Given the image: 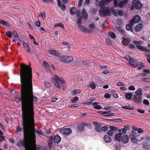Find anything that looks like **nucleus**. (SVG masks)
Returning a JSON list of instances; mask_svg holds the SVG:
<instances>
[{
    "mask_svg": "<svg viewBox=\"0 0 150 150\" xmlns=\"http://www.w3.org/2000/svg\"><path fill=\"white\" fill-rule=\"evenodd\" d=\"M125 59L127 60L130 65L133 67H135L138 66L137 61L131 56L129 55H126L125 56Z\"/></svg>",
    "mask_w": 150,
    "mask_h": 150,
    "instance_id": "nucleus-8",
    "label": "nucleus"
},
{
    "mask_svg": "<svg viewBox=\"0 0 150 150\" xmlns=\"http://www.w3.org/2000/svg\"><path fill=\"white\" fill-rule=\"evenodd\" d=\"M144 67L143 64L141 63V69H142V71L145 72L146 73H150V70L149 69H146L143 68Z\"/></svg>",
    "mask_w": 150,
    "mask_h": 150,
    "instance_id": "nucleus-32",
    "label": "nucleus"
},
{
    "mask_svg": "<svg viewBox=\"0 0 150 150\" xmlns=\"http://www.w3.org/2000/svg\"><path fill=\"white\" fill-rule=\"evenodd\" d=\"M76 11V8L75 7L71 8L69 9V11L71 14L74 15Z\"/></svg>",
    "mask_w": 150,
    "mask_h": 150,
    "instance_id": "nucleus-28",
    "label": "nucleus"
},
{
    "mask_svg": "<svg viewBox=\"0 0 150 150\" xmlns=\"http://www.w3.org/2000/svg\"><path fill=\"white\" fill-rule=\"evenodd\" d=\"M63 132L64 135H68L71 133V131L70 128H67L64 129Z\"/></svg>",
    "mask_w": 150,
    "mask_h": 150,
    "instance_id": "nucleus-18",
    "label": "nucleus"
},
{
    "mask_svg": "<svg viewBox=\"0 0 150 150\" xmlns=\"http://www.w3.org/2000/svg\"><path fill=\"white\" fill-rule=\"evenodd\" d=\"M104 97L106 98H111V96L108 93H106Z\"/></svg>",
    "mask_w": 150,
    "mask_h": 150,
    "instance_id": "nucleus-58",
    "label": "nucleus"
},
{
    "mask_svg": "<svg viewBox=\"0 0 150 150\" xmlns=\"http://www.w3.org/2000/svg\"><path fill=\"white\" fill-rule=\"evenodd\" d=\"M108 127L106 126H104L102 127L101 128V131L105 132L108 130Z\"/></svg>",
    "mask_w": 150,
    "mask_h": 150,
    "instance_id": "nucleus-54",
    "label": "nucleus"
},
{
    "mask_svg": "<svg viewBox=\"0 0 150 150\" xmlns=\"http://www.w3.org/2000/svg\"><path fill=\"white\" fill-rule=\"evenodd\" d=\"M115 108L113 106H106L104 108V109L105 110H108L109 109H110L113 110H115Z\"/></svg>",
    "mask_w": 150,
    "mask_h": 150,
    "instance_id": "nucleus-48",
    "label": "nucleus"
},
{
    "mask_svg": "<svg viewBox=\"0 0 150 150\" xmlns=\"http://www.w3.org/2000/svg\"><path fill=\"white\" fill-rule=\"evenodd\" d=\"M57 27H61L63 28L64 27V25L62 23H58L55 24L54 26V27L55 28Z\"/></svg>",
    "mask_w": 150,
    "mask_h": 150,
    "instance_id": "nucleus-42",
    "label": "nucleus"
},
{
    "mask_svg": "<svg viewBox=\"0 0 150 150\" xmlns=\"http://www.w3.org/2000/svg\"><path fill=\"white\" fill-rule=\"evenodd\" d=\"M143 81L144 82H148L150 81V79L147 78H143L141 79V81Z\"/></svg>",
    "mask_w": 150,
    "mask_h": 150,
    "instance_id": "nucleus-52",
    "label": "nucleus"
},
{
    "mask_svg": "<svg viewBox=\"0 0 150 150\" xmlns=\"http://www.w3.org/2000/svg\"><path fill=\"white\" fill-rule=\"evenodd\" d=\"M47 143L50 149H51L52 148V141L50 140L49 141H48L47 142Z\"/></svg>",
    "mask_w": 150,
    "mask_h": 150,
    "instance_id": "nucleus-55",
    "label": "nucleus"
},
{
    "mask_svg": "<svg viewBox=\"0 0 150 150\" xmlns=\"http://www.w3.org/2000/svg\"><path fill=\"white\" fill-rule=\"evenodd\" d=\"M99 104V103L98 102L92 103V105L93 107L95 109H102V107L100 105H98Z\"/></svg>",
    "mask_w": 150,
    "mask_h": 150,
    "instance_id": "nucleus-17",
    "label": "nucleus"
},
{
    "mask_svg": "<svg viewBox=\"0 0 150 150\" xmlns=\"http://www.w3.org/2000/svg\"><path fill=\"white\" fill-rule=\"evenodd\" d=\"M82 21V18L81 16L77 17V19L76 20V23H77V25L81 24Z\"/></svg>",
    "mask_w": 150,
    "mask_h": 150,
    "instance_id": "nucleus-33",
    "label": "nucleus"
},
{
    "mask_svg": "<svg viewBox=\"0 0 150 150\" xmlns=\"http://www.w3.org/2000/svg\"><path fill=\"white\" fill-rule=\"evenodd\" d=\"M96 27L94 23H93L92 24L90 25V27L91 28L93 29Z\"/></svg>",
    "mask_w": 150,
    "mask_h": 150,
    "instance_id": "nucleus-56",
    "label": "nucleus"
},
{
    "mask_svg": "<svg viewBox=\"0 0 150 150\" xmlns=\"http://www.w3.org/2000/svg\"><path fill=\"white\" fill-rule=\"evenodd\" d=\"M107 133L108 134V135L109 136H112L113 134V131H112V130H110L109 131H108L107 132Z\"/></svg>",
    "mask_w": 150,
    "mask_h": 150,
    "instance_id": "nucleus-53",
    "label": "nucleus"
},
{
    "mask_svg": "<svg viewBox=\"0 0 150 150\" xmlns=\"http://www.w3.org/2000/svg\"><path fill=\"white\" fill-rule=\"evenodd\" d=\"M6 35L8 37L11 38V36L12 35V33L11 32L8 31L6 33Z\"/></svg>",
    "mask_w": 150,
    "mask_h": 150,
    "instance_id": "nucleus-50",
    "label": "nucleus"
},
{
    "mask_svg": "<svg viewBox=\"0 0 150 150\" xmlns=\"http://www.w3.org/2000/svg\"><path fill=\"white\" fill-rule=\"evenodd\" d=\"M141 51L143 52V53L146 57H148L147 60L148 62L150 63V51L142 47H141Z\"/></svg>",
    "mask_w": 150,
    "mask_h": 150,
    "instance_id": "nucleus-11",
    "label": "nucleus"
},
{
    "mask_svg": "<svg viewBox=\"0 0 150 150\" xmlns=\"http://www.w3.org/2000/svg\"><path fill=\"white\" fill-rule=\"evenodd\" d=\"M119 132L121 135H123L125 134L126 133V131H125V129L123 128L120 129L119 130Z\"/></svg>",
    "mask_w": 150,
    "mask_h": 150,
    "instance_id": "nucleus-34",
    "label": "nucleus"
},
{
    "mask_svg": "<svg viewBox=\"0 0 150 150\" xmlns=\"http://www.w3.org/2000/svg\"><path fill=\"white\" fill-rule=\"evenodd\" d=\"M129 138L133 143H137L138 142L139 140V139H137L136 133L134 131H132L130 134Z\"/></svg>",
    "mask_w": 150,
    "mask_h": 150,
    "instance_id": "nucleus-10",
    "label": "nucleus"
},
{
    "mask_svg": "<svg viewBox=\"0 0 150 150\" xmlns=\"http://www.w3.org/2000/svg\"><path fill=\"white\" fill-rule=\"evenodd\" d=\"M110 11L108 7L100 8L99 11V15L102 17H105L110 16Z\"/></svg>",
    "mask_w": 150,
    "mask_h": 150,
    "instance_id": "nucleus-5",
    "label": "nucleus"
},
{
    "mask_svg": "<svg viewBox=\"0 0 150 150\" xmlns=\"http://www.w3.org/2000/svg\"><path fill=\"white\" fill-rule=\"evenodd\" d=\"M117 86H125V84L124 83H123L122 82H118L117 83Z\"/></svg>",
    "mask_w": 150,
    "mask_h": 150,
    "instance_id": "nucleus-63",
    "label": "nucleus"
},
{
    "mask_svg": "<svg viewBox=\"0 0 150 150\" xmlns=\"http://www.w3.org/2000/svg\"><path fill=\"white\" fill-rule=\"evenodd\" d=\"M35 25L38 27H40V21H38L35 22Z\"/></svg>",
    "mask_w": 150,
    "mask_h": 150,
    "instance_id": "nucleus-64",
    "label": "nucleus"
},
{
    "mask_svg": "<svg viewBox=\"0 0 150 150\" xmlns=\"http://www.w3.org/2000/svg\"><path fill=\"white\" fill-rule=\"evenodd\" d=\"M77 26L79 28L80 31H82L83 32L89 31L90 30L88 29V28L85 27L83 25H81V24L77 25Z\"/></svg>",
    "mask_w": 150,
    "mask_h": 150,
    "instance_id": "nucleus-15",
    "label": "nucleus"
},
{
    "mask_svg": "<svg viewBox=\"0 0 150 150\" xmlns=\"http://www.w3.org/2000/svg\"><path fill=\"white\" fill-rule=\"evenodd\" d=\"M77 64L78 65H81L82 64L84 65H88V63L86 61H83L82 62H77Z\"/></svg>",
    "mask_w": 150,
    "mask_h": 150,
    "instance_id": "nucleus-36",
    "label": "nucleus"
},
{
    "mask_svg": "<svg viewBox=\"0 0 150 150\" xmlns=\"http://www.w3.org/2000/svg\"><path fill=\"white\" fill-rule=\"evenodd\" d=\"M122 109H126V110H132L133 108H131L130 106H122Z\"/></svg>",
    "mask_w": 150,
    "mask_h": 150,
    "instance_id": "nucleus-46",
    "label": "nucleus"
},
{
    "mask_svg": "<svg viewBox=\"0 0 150 150\" xmlns=\"http://www.w3.org/2000/svg\"><path fill=\"white\" fill-rule=\"evenodd\" d=\"M23 128H22V127H21L19 126H18L16 128V132H19L22 131L23 130Z\"/></svg>",
    "mask_w": 150,
    "mask_h": 150,
    "instance_id": "nucleus-38",
    "label": "nucleus"
},
{
    "mask_svg": "<svg viewBox=\"0 0 150 150\" xmlns=\"http://www.w3.org/2000/svg\"><path fill=\"white\" fill-rule=\"evenodd\" d=\"M59 7L61 10H64L66 9L65 6L64 5H61Z\"/></svg>",
    "mask_w": 150,
    "mask_h": 150,
    "instance_id": "nucleus-61",
    "label": "nucleus"
},
{
    "mask_svg": "<svg viewBox=\"0 0 150 150\" xmlns=\"http://www.w3.org/2000/svg\"><path fill=\"white\" fill-rule=\"evenodd\" d=\"M143 102L144 104L147 105H149V101L146 99L144 100Z\"/></svg>",
    "mask_w": 150,
    "mask_h": 150,
    "instance_id": "nucleus-59",
    "label": "nucleus"
},
{
    "mask_svg": "<svg viewBox=\"0 0 150 150\" xmlns=\"http://www.w3.org/2000/svg\"><path fill=\"white\" fill-rule=\"evenodd\" d=\"M59 59L60 61L66 63L71 62L73 59L72 57L66 55L60 56Z\"/></svg>",
    "mask_w": 150,
    "mask_h": 150,
    "instance_id": "nucleus-6",
    "label": "nucleus"
},
{
    "mask_svg": "<svg viewBox=\"0 0 150 150\" xmlns=\"http://www.w3.org/2000/svg\"><path fill=\"white\" fill-rule=\"evenodd\" d=\"M128 0H123L118 3V6L119 7L122 8L123 6L125 5L128 2Z\"/></svg>",
    "mask_w": 150,
    "mask_h": 150,
    "instance_id": "nucleus-22",
    "label": "nucleus"
},
{
    "mask_svg": "<svg viewBox=\"0 0 150 150\" xmlns=\"http://www.w3.org/2000/svg\"><path fill=\"white\" fill-rule=\"evenodd\" d=\"M23 45L25 50H26L27 52L29 53H30L31 51L28 44L23 41Z\"/></svg>",
    "mask_w": 150,
    "mask_h": 150,
    "instance_id": "nucleus-19",
    "label": "nucleus"
},
{
    "mask_svg": "<svg viewBox=\"0 0 150 150\" xmlns=\"http://www.w3.org/2000/svg\"><path fill=\"white\" fill-rule=\"evenodd\" d=\"M109 34L110 36L112 38L115 39L116 38L115 35V34L113 32L110 31L109 32Z\"/></svg>",
    "mask_w": 150,
    "mask_h": 150,
    "instance_id": "nucleus-43",
    "label": "nucleus"
},
{
    "mask_svg": "<svg viewBox=\"0 0 150 150\" xmlns=\"http://www.w3.org/2000/svg\"><path fill=\"white\" fill-rule=\"evenodd\" d=\"M141 1L139 0H132V4L130 7L131 10H133L135 8L136 9L139 10L141 9Z\"/></svg>",
    "mask_w": 150,
    "mask_h": 150,
    "instance_id": "nucleus-7",
    "label": "nucleus"
},
{
    "mask_svg": "<svg viewBox=\"0 0 150 150\" xmlns=\"http://www.w3.org/2000/svg\"><path fill=\"white\" fill-rule=\"evenodd\" d=\"M103 139L106 143H110L112 141L111 137L108 135H105L103 137Z\"/></svg>",
    "mask_w": 150,
    "mask_h": 150,
    "instance_id": "nucleus-20",
    "label": "nucleus"
},
{
    "mask_svg": "<svg viewBox=\"0 0 150 150\" xmlns=\"http://www.w3.org/2000/svg\"><path fill=\"white\" fill-rule=\"evenodd\" d=\"M121 141L124 144L127 143L129 141L128 136L126 135H123L121 137Z\"/></svg>",
    "mask_w": 150,
    "mask_h": 150,
    "instance_id": "nucleus-16",
    "label": "nucleus"
},
{
    "mask_svg": "<svg viewBox=\"0 0 150 150\" xmlns=\"http://www.w3.org/2000/svg\"><path fill=\"white\" fill-rule=\"evenodd\" d=\"M2 25L7 27H9V25L6 21L3 20H0V25Z\"/></svg>",
    "mask_w": 150,
    "mask_h": 150,
    "instance_id": "nucleus-31",
    "label": "nucleus"
},
{
    "mask_svg": "<svg viewBox=\"0 0 150 150\" xmlns=\"http://www.w3.org/2000/svg\"><path fill=\"white\" fill-rule=\"evenodd\" d=\"M135 30L136 31H139L141 30V23L138 24L135 28Z\"/></svg>",
    "mask_w": 150,
    "mask_h": 150,
    "instance_id": "nucleus-37",
    "label": "nucleus"
},
{
    "mask_svg": "<svg viewBox=\"0 0 150 150\" xmlns=\"http://www.w3.org/2000/svg\"><path fill=\"white\" fill-rule=\"evenodd\" d=\"M36 132L38 135H43V132L42 130H35V133Z\"/></svg>",
    "mask_w": 150,
    "mask_h": 150,
    "instance_id": "nucleus-44",
    "label": "nucleus"
},
{
    "mask_svg": "<svg viewBox=\"0 0 150 150\" xmlns=\"http://www.w3.org/2000/svg\"><path fill=\"white\" fill-rule=\"evenodd\" d=\"M79 100V98L78 97L75 96L70 100V101L72 103H75Z\"/></svg>",
    "mask_w": 150,
    "mask_h": 150,
    "instance_id": "nucleus-35",
    "label": "nucleus"
},
{
    "mask_svg": "<svg viewBox=\"0 0 150 150\" xmlns=\"http://www.w3.org/2000/svg\"><path fill=\"white\" fill-rule=\"evenodd\" d=\"M82 16L83 20H86L87 19L88 16L87 13L84 8L82 10Z\"/></svg>",
    "mask_w": 150,
    "mask_h": 150,
    "instance_id": "nucleus-21",
    "label": "nucleus"
},
{
    "mask_svg": "<svg viewBox=\"0 0 150 150\" xmlns=\"http://www.w3.org/2000/svg\"><path fill=\"white\" fill-rule=\"evenodd\" d=\"M128 89L130 90L134 91L135 90V88L133 86L131 85L129 87Z\"/></svg>",
    "mask_w": 150,
    "mask_h": 150,
    "instance_id": "nucleus-60",
    "label": "nucleus"
},
{
    "mask_svg": "<svg viewBox=\"0 0 150 150\" xmlns=\"http://www.w3.org/2000/svg\"><path fill=\"white\" fill-rule=\"evenodd\" d=\"M121 137H122L121 134L119 133L116 134L115 135V139L120 142L121 141Z\"/></svg>",
    "mask_w": 150,
    "mask_h": 150,
    "instance_id": "nucleus-29",
    "label": "nucleus"
},
{
    "mask_svg": "<svg viewBox=\"0 0 150 150\" xmlns=\"http://www.w3.org/2000/svg\"><path fill=\"white\" fill-rule=\"evenodd\" d=\"M140 20L141 18L139 15H135L133 16L132 19L130 21L129 23L131 25H133L134 23H138Z\"/></svg>",
    "mask_w": 150,
    "mask_h": 150,
    "instance_id": "nucleus-12",
    "label": "nucleus"
},
{
    "mask_svg": "<svg viewBox=\"0 0 150 150\" xmlns=\"http://www.w3.org/2000/svg\"><path fill=\"white\" fill-rule=\"evenodd\" d=\"M133 43L137 45L136 46V47L137 49L140 50H141V41H138L136 40H134L133 41Z\"/></svg>",
    "mask_w": 150,
    "mask_h": 150,
    "instance_id": "nucleus-30",
    "label": "nucleus"
},
{
    "mask_svg": "<svg viewBox=\"0 0 150 150\" xmlns=\"http://www.w3.org/2000/svg\"><path fill=\"white\" fill-rule=\"evenodd\" d=\"M82 91L79 89L74 90L72 92V94L73 95H75L76 94L80 93Z\"/></svg>",
    "mask_w": 150,
    "mask_h": 150,
    "instance_id": "nucleus-39",
    "label": "nucleus"
},
{
    "mask_svg": "<svg viewBox=\"0 0 150 150\" xmlns=\"http://www.w3.org/2000/svg\"><path fill=\"white\" fill-rule=\"evenodd\" d=\"M86 125L85 123H81L78 125L77 128V130L78 132L80 133H82L84 130V127Z\"/></svg>",
    "mask_w": 150,
    "mask_h": 150,
    "instance_id": "nucleus-13",
    "label": "nucleus"
},
{
    "mask_svg": "<svg viewBox=\"0 0 150 150\" xmlns=\"http://www.w3.org/2000/svg\"><path fill=\"white\" fill-rule=\"evenodd\" d=\"M125 93V97L126 99H129L130 100H131L132 99V97L133 95L132 93Z\"/></svg>",
    "mask_w": 150,
    "mask_h": 150,
    "instance_id": "nucleus-24",
    "label": "nucleus"
},
{
    "mask_svg": "<svg viewBox=\"0 0 150 150\" xmlns=\"http://www.w3.org/2000/svg\"><path fill=\"white\" fill-rule=\"evenodd\" d=\"M109 128L111 129V130H112V131H117L118 130V129L117 127L111 126H109Z\"/></svg>",
    "mask_w": 150,
    "mask_h": 150,
    "instance_id": "nucleus-45",
    "label": "nucleus"
},
{
    "mask_svg": "<svg viewBox=\"0 0 150 150\" xmlns=\"http://www.w3.org/2000/svg\"><path fill=\"white\" fill-rule=\"evenodd\" d=\"M129 40L126 39H123L122 41V44L125 46H128L129 44Z\"/></svg>",
    "mask_w": 150,
    "mask_h": 150,
    "instance_id": "nucleus-27",
    "label": "nucleus"
},
{
    "mask_svg": "<svg viewBox=\"0 0 150 150\" xmlns=\"http://www.w3.org/2000/svg\"><path fill=\"white\" fill-rule=\"evenodd\" d=\"M132 128L134 131H137V132L138 133H141V128H139L137 129V127L135 126H132Z\"/></svg>",
    "mask_w": 150,
    "mask_h": 150,
    "instance_id": "nucleus-40",
    "label": "nucleus"
},
{
    "mask_svg": "<svg viewBox=\"0 0 150 150\" xmlns=\"http://www.w3.org/2000/svg\"><path fill=\"white\" fill-rule=\"evenodd\" d=\"M89 86L92 89H95L96 88V86L95 84L93 83H90L89 84Z\"/></svg>",
    "mask_w": 150,
    "mask_h": 150,
    "instance_id": "nucleus-49",
    "label": "nucleus"
},
{
    "mask_svg": "<svg viewBox=\"0 0 150 150\" xmlns=\"http://www.w3.org/2000/svg\"><path fill=\"white\" fill-rule=\"evenodd\" d=\"M49 53L50 54H52L57 57L59 56V53L56 50H51L49 51Z\"/></svg>",
    "mask_w": 150,
    "mask_h": 150,
    "instance_id": "nucleus-23",
    "label": "nucleus"
},
{
    "mask_svg": "<svg viewBox=\"0 0 150 150\" xmlns=\"http://www.w3.org/2000/svg\"><path fill=\"white\" fill-rule=\"evenodd\" d=\"M40 14V15L42 17V18L43 19H45V13L44 12H42Z\"/></svg>",
    "mask_w": 150,
    "mask_h": 150,
    "instance_id": "nucleus-51",
    "label": "nucleus"
},
{
    "mask_svg": "<svg viewBox=\"0 0 150 150\" xmlns=\"http://www.w3.org/2000/svg\"><path fill=\"white\" fill-rule=\"evenodd\" d=\"M61 138L59 135L55 136L53 140L54 143L58 144L61 141Z\"/></svg>",
    "mask_w": 150,
    "mask_h": 150,
    "instance_id": "nucleus-25",
    "label": "nucleus"
},
{
    "mask_svg": "<svg viewBox=\"0 0 150 150\" xmlns=\"http://www.w3.org/2000/svg\"><path fill=\"white\" fill-rule=\"evenodd\" d=\"M24 138L26 139L27 140H28V139H27L25 138L24 137ZM16 145L20 147H23L25 149V150H29L28 149V147L29 144L27 141H26L25 139H21L17 142Z\"/></svg>",
    "mask_w": 150,
    "mask_h": 150,
    "instance_id": "nucleus-4",
    "label": "nucleus"
},
{
    "mask_svg": "<svg viewBox=\"0 0 150 150\" xmlns=\"http://www.w3.org/2000/svg\"><path fill=\"white\" fill-rule=\"evenodd\" d=\"M133 25H131L130 24H127L126 26V28L127 30H131V27Z\"/></svg>",
    "mask_w": 150,
    "mask_h": 150,
    "instance_id": "nucleus-47",
    "label": "nucleus"
},
{
    "mask_svg": "<svg viewBox=\"0 0 150 150\" xmlns=\"http://www.w3.org/2000/svg\"><path fill=\"white\" fill-rule=\"evenodd\" d=\"M143 147L146 150H148L149 149V146L147 143H145L143 145Z\"/></svg>",
    "mask_w": 150,
    "mask_h": 150,
    "instance_id": "nucleus-57",
    "label": "nucleus"
},
{
    "mask_svg": "<svg viewBox=\"0 0 150 150\" xmlns=\"http://www.w3.org/2000/svg\"><path fill=\"white\" fill-rule=\"evenodd\" d=\"M23 127L24 137L29 140L32 144L31 147H30V145H29L28 149L29 150H37L35 144V122L23 126Z\"/></svg>",
    "mask_w": 150,
    "mask_h": 150,
    "instance_id": "nucleus-2",
    "label": "nucleus"
},
{
    "mask_svg": "<svg viewBox=\"0 0 150 150\" xmlns=\"http://www.w3.org/2000/svg\"><path fill=\"white\" fill-rule=\"evenodd\" d=\"M115 147L116 150H120L121 148V145L120 144H116L115 145Z\"/></svg>",
    "mask_w": 150,
    "mask_h": 150,
    "instance_id": "nucleus-41",
    "label": "nucleus"
},
{
    "mask_svg": "<svg viewBox=\"0 0 150 150\" xmlns=\"http://www.w3.org/2000/svg\"><path fill=\"white\" fill-rule=\"evenodd\" d=\"M5 139V137L3 135L0 136V142H1Z\"/></svg>",
    "mask_w": 150,
    "mask_h": 150,
    "instance_id": "nucleus-62",
    "label": "nucleus"
},
{
    "mask_svg": "<svg viewBox=\"0 0 150 150\" xmlns=\"http://www.w3.org/2000/svg\"><path fill=\"white\" fill-rule=\"evenodd\" d=\"M21 97L15 101L21 103L22 125L24 126L33 123L34 121V103L38 99L33 96L32 81V68L29 65L20 64Z\"/></svg>",
    "mask_w": 150,
    "mask_h": 150,
    "instance_id": "nucleus-1",
    "label": "nucleus"
},
{
    "mask_svg": "<svg viewBox=\"0 0 150 150\" xmlns=\"http://www.w3.org/2000/svg\"><path fill=\"white\" fill-rule=\"evenodd\" d=\"M136 95L134 96L133 99L136 103H139L141 101V88H139L135 92Z\"/></svg>",
    "mask_w": 150,
    "mask_h": 150,
    "instance_id": "nucleus-9",
    "label": "nucleus"
},
{
    "mask_svg": "<svg viewBox=\"0 0 150 150\" xmlns=\"http://www.w3.org/2000/svg\"><path fill=\"white\" fill-rule=\"evenodd\" d=\"M93 124L95 125V130L97 132H101V125L96 122H93Z\"/></svg>",
    "mask_w": 150,
    "mask_h": 150,
    "instance_id": "nucleus-14",
    "label": "nucleus"
},
{
    "mask_svg": "<svg viewBox=\"0 0 150 150\" xmlns=\"http://www.w3.org/2000/svg\"><path fill=\"white\" fill-rule=\"evenodd\" d=\"M51 79L55 87L59 89L65 86L64 79L58 76L55 75L51 78Z\"/></svg>",
    "mask_w": 150,
    "mask_h": 150,
    "instance_id": "nucleus-3",
    "label": "nucleus"
},
{
    "mask_svg": "<svg viewBox=\"0 0 150 150\" xmlns=\"http://www.w3.org/2000/svg\"><path fill=\"white\" fill-rule=\"evenodd\" d=\"M108 3L105 0H102L99 2L100 6V8H104V6L108 4Z\"/></svg>",
    "mask_w": 150,
    "mask_h": 150,
    "instance_id": "nucleus-26",
    "label": "nucleus"
}]
</instances>
